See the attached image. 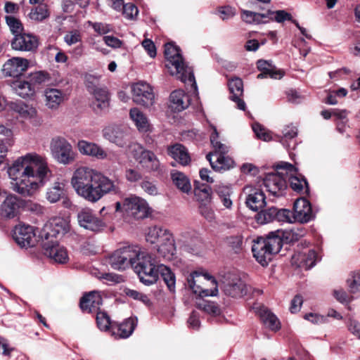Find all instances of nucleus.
I'll list each match as a JSON object with an SVG mask.
<instances>
[{
  "label": "nucleus",
  "mask_w": 360,
  "mask_h": 360,
  "mask_svg": "<svg viewBox=\"0 0 360 360\" xmlns=\"http://www.w3.org/2000/svg\"><path fill=\"white\" fill-rule=\"evenodd\" d=\"M277 208L272 206L267 209L261 210V211L255 215V220L259 224L270 223L275 220Z\"/></svg>",
  "instance_id": "obj_48"
},
{
  "label": "nucleus",
  "mask_w": 360,
  "mask_h": 360,
  "mask_svg": "<svg viewBox=\"0 0 360 360\" xmlns=\"http://www.w3.org/2000/svg\"><path fill=\"white\" fill-rule=\"evenodd\" d=\"M88 88L94 97V101L91 103L94 110L96 112H99L107 109L110 105L109 93L108 89L105 87H94L91 89L90 86H89Z\"/></svg>",
  "instance_id": "obj_25"
},
{
  "label": "nucleus",
  "mask_w": 360,
  "mask_h": 360,
  "mask_svg": "<svg viewBox=\"0 0 360 360\" xmlns=\"http://www.w3.org/2000/svg\"><path fill=\"white\" fill-rule=\"evenodd\" d=\"M77 221L80 226L93 232L101 231L105 226V224L89 209H84L77 214Z\"/></svg>",
  "instance_id": "obj_15"
},
{
  "label": "nucleus",
  "mask_w": 360,
  "mask_h": 360,
  "mask_svg": "<svg viewBox=\"0 0 360 360\" xmlns=\"http://www.w3.org/2000/svg\"><path fill=\"white\" fill-rule=\"evenodd\" d=\"M50 227L56 229V232L63 236L69 230V223L62 217H54L46 223V229L49 230Z\"/></svg>",
  "instance_id": "obj_49"
},
{
  "label": "nucleus",
  "mask_w": 360,
  "mask_h": 360,
  "mask_svg": "<svg viewBox=\"0 0 360 360\" xmlns=\"http://www.w3.org/2000/svg\"><path fill=\"white\" fill-rule=\"evenodd\" d=\"M130 117L134 122L140 131H146L149 124L146 117L136 108H132L129 112Z\"/></svg>",
  "instance_id": "obj_47"
},
{
  "label": "nucleus",
  "mask_w": 360,
  "mask_h": 360,
  "mask_svg": "<svg viewBox=\"0 0 360 360\" xmlns=\"http://www.w3.org/2000/svg\"><path fill=\"white\" fill-rule=\"evenodd\" d=\"M282 137L280 142L286 148H290V144L288 141H292L293 139L297 136V129L295 126L292 124L286 125L282 130Z\"/></svg>",
  "instance_id": "obj_50"
},
{
  "label": "nucleus",
  "mask_w": 360,
  "mask_h": 360,
  "mask_svg": "<svg viewBox=\"0 0 360 360\" xmlns=\"http://www.w3.org/2000/svg\"><path fill=\"white\" fill-rule=\"evenodd\" d=\"M133 101L138 105L150 107L155 101L152 87L145 82H139L132 86Z\"/></svg>",
  "instance_id": "obj_11"
},
{
  "label": "nucleus",
  "mask_w": 360,
  "mask_h": 360,
  "mask_svg": "<svg viewBox=\"0 0 360 360\" xmlns=\"http://www.w3.org/2000/svg\"><path fill=\"white\" fill-rule=\"evenodd\" d=\"M264 15L265 20H267L268 22L274 20L278 23H281L285 20H291V14L284 10H278L276 11L268 10L264 13Z\"/></svg>",
  "instance_id": "obj_52"
},
{
  "label": "nucleus",
  "mask_w": 360,
  "mask_h": 360,
  "mask_svg": "<svg viewBox=\"0 0 360 360\" xmlns=\"http://www.w3.org/2000/svg\"><path fill=\"white\" fill-rule=\"evenodd\" d=\"M264 185L273 195L279 196L286 188L285 179L280 174H269L264 179Z\"/></svg>",
  "instance_id": "obj_23"
},
{
  "label": "nucleus",
  "mask_w": 360,
  "mask_h": 360,
  "mask_svg": "<svg viewBox=\"0 0 360 360\" xmlns=\"http://www.w3.org/2000/svg\"><path fill=\"white\" fill-rule=\"evenodd\" d=\"M275 220L278 221H285L289 223L295 222L292 212L287 209H277V214Z\"/></svg>",
  "instance_id": "obj_61"
},
{
  "label": "nucleus",
  "mask_w": 360,
  "mask_h": 360,
  "mask_svg": "<svg viewBox=\"0 0 360 360\" xmlns=\"http://www.w3.org/2000/svg\"><path fill=\"white\" fill-rule=\"evenodd\" d=\"M12 90L20 97L23 98H30L35 94V87L30 82L27 77L18 78L10 82Z\"/></svg>",
  "instance_id": "obj_22"
},
{
  "label": "nucleus",
  "mask_w": 360,
  "mask_h": 360,
  "mask_svg": "<svg viewBox=\"0 0 360 360\" xmlns=\"http://www.w3.org/2000/svg\"><path fill=\"white\" fill-rule=\"evenodd\" d=\"M8 108L22 119L30 120L35 117L37 111L35 108L22 101H11L8 103Z\"/></svg>",
  "instance_id": "obj_29"
},
{
  "label": "nucleus",
  "mask_w": 360,
  "mask_h": 360,
  "mask_svg": "<svg viewBox=\"0 0 360 360\" xmlns=\"http://www.w3.org/2000/svg\"><path fill=\"white\" fill-rule=\"evenodd\" d=\"M108 193L120 194L119 184L101 174L95 181L86 186L77 194L88 202H96Z\"/></svg>",
  "instance_id": "obj_5"
},
{
  "label": "nucleus",
  "mask_w": 360,
  "mask_h": 360,
  "mask_svg": "<svg viewBox=\"0 0 360 360\" xmlns=\"http://www.w3.org/2000/svg\"><path fill=\"white\" fill-rule=\"evenodd\" d=\"M129 150L133 158L138 162L147 150L138 143H131L129 145Z\"/></svg>",
  "instance_id": "obj_60"
},
{
  "label": "nucleus",
  "mask_w": 360,
  "mask_h": 360,
  "mask_svg": "<svg viewBox=\"0 0 360 360\" xmlns=\"http://www.w3.org/2000/svg\"><path fill=\"white\" fill-rule=\"evenodd\" d=\"M257 314L263 323L270 330L276 331L281 328L278 318L265 307H260L257 309Z\"/></svg>",
  "instance_id": "obj_37"
},
{
  "label": "nucleus",
  "mask_w": 360,
  "mask_h": 360,
  "mask_svg": "<svg viewBox=\"0 0 360 360\" xmlns=\"http://www.w3.org/2000/svg\"><path fill=\"white\" fill-rule=\"evenodd\" d=\"M13 49L20 51H32L38 47V39L32 34L22 32L11 40Z\"/></svg>",
  "instance_id": "obj_19"
},
{
  "label": "nucleus",
  "mask_w": 360,
  "mask_h": 360,
  "mask_svg": "<svg viewBox=\"0 0 360 360\" xmlns=\"http://www.w3.org/2000/svg\"><path fill=\"white\" fill-rule=\"evenodd\" d=\"M194 194L199 205L210 204L212 189L210 186L202 184L199 186H195L194 188Z\"/></svg>",
  "instance_id": "obj_45"
},
{
  "label": "nucleus",
  "mask_w": 360,
  "mask_h": 360,
  "mask_svg": "<svg viewBox=\"0 0 360 360\" xmlns=\"http://www.w3.org/2000/svg\"><path fill=\"white\" fill-rule=\"evenodd\" d=\"M124 212L137 219H145L150 214V207L147 202L135 195H131L123 200Z\"/></svg>",
  "instance_id": "obj_9"
},
{
  "label": "nucleus",
  "mask_w": 360,
  "mask_h": 360,
  "mask_svg": "<svg viewBox=\"0 0 360 360\" xmlns=\"http://www.w3.org/2000/svg\"><path fill=\"white\" fill-rule=\"evenodd\" d=\"M168 155L181 166H187L191 162V158L187 148L181 143H175L167 148Z\"/></svg>",
  "instance_id": "obj_30"
},
{
  "label": "nucleus",
  "mask_w": 360,
  "mask_h": 360,
  "mask_svg": "<svg viewBox=\"0 0 360 360\" xmlns=\"http://www.w3.org/2000/svg\"><path fill=\"white\" fill-rule=\"evenodd\" d=\"M283 232L277 230L269 233L266 238H258L252 247L256 260L262 266L267 265L273 255L277 254L283 246Z\"/></svg>",
  "instance_id": "obj_3"
},
{
  "label": "nucleus",
  "mask_w": 360,
  "mask_h": 360,
  "mask_svg": "<svg viewBox=\"0 0 360 360\" xmlns=\"http://www.w3.org/2000/svg\"><path fill=\"white\" fill-rule=\"evenodd\" d=\"M89 23L94 31L101 35L105 34L113 31V27L110 24L91 22H89Z\"/></svg>",
  "instance_id": "obj_62"
},
{
  "label": "nucleus",
  "mask_w": 360,
  "mask_h": 360,
  "mask_svg": "<svg viewBox=\"0 0 360 360\" xmlns=\"http://www.w3.org/2000/svg\"><path fill=\"white\" fill-rule=\"evenodd\" d=\"M65 185L61 182H55L54 184L48 188L46 199L51 203H55L62 198L65 195Z\"/></svg>",
  "instance_id": "obj_46"
},
{
  "label": "nucleus",
  "mask_w": 360,
  "mask_h": 360,
  "mask_svg": "<svg viewBox=\"0 0 360 360\" xmlns=\"http://www.w3.org/2000/svg\"><path fill=\"white\" fill-rule=\"evenodd\" d=\"M174 184L182 192L188 193L191 190V185L187 176L180 172H172L171 173Z\"/></svg>",
  "instance_id": "obj_43"
},
{
  "label": "nucleus",
  "mask_w": 360,
  "mask_h": 360,
  "mask_svg": "<svg viewBox=\"0 0 360 360\" xmlns=\"http://www.w3.org/2000/svg\"><path fill=\"white\" fill-rule=\"evenodd\" d=\"M103 137L119 147L127 145V129L120 126L112 125L103 130Z\"/></svg>",
  "instance_id": "obj_21"
},
{
  "label": "nucleus",
  "mask_w": 360,
  "mask_h": 360,
  "mask_svg": "<svg viewBox=\"0 0 360 360\" xmlns=\"http://www.w3.org/2000/svg\"><path fill=\"white\" fill-rule=\"evenodd\" d=\"M316 252L314 250H308L307 252H296L292 257V265L306 270L315 265Z\"/></svg>",
  "instance_id": "obj_28"
},
{
  "label": "nucleus",
  "mask_w": 360,
  "mask_h": 360,
  "mask_svg": "<svg viewBox=\"0 0 360 360\" xmlns=\"http://www.w3.org/2000/svg\"><path fill=\"white\" fill-rule=\"evenodd\" d=\"M24 205V201L15 195L6 196L0 206V215L5 219H13L20 213V208Z\"/></svg>",
  "instance_id": "obj_17"
},
{
  "label": "nucleus",
  "mask_w": 360,
  "mask_h": 360,
  "mask_svg": "<svg viewBox=\"0 0 360 360\" xmlns=\"http://www.w3.org/2000/svg\"><path fill=\"white\" fill-rule=\"evenodd\" d=\"M213 131L210 135V141L214 152H210L206 155V159L210 162L212 168L216 172L228 170L233 167L234 161L226 154L229 147L219 141V134L215 127H212Z\"/></svg>",
  "instance_id": "obj_6"
},
{
  "label": "nucleus",
  "mask_w": 360,
  "mask_h": 360,
  "mask_svg": "<svg viewBox=\"0 0 360 360\" xmlns=\"http://www.w3.org/2000/svg\"><path fill=\"white\" fill-rule=\"evenodd\" d=\"M7 172L11 180V188L23 197L32 196L52 176L46 158L36 153L17 158Z\"/></svg>",
  "instance_id": "obj_1"
},
{
  "label": "nucleus",
  "mask_w": 360,
  "mask_h": 360,
  "mask_svg": "<svg viewBox=\"0 0 360 360\" xmlns=\"http://www.w3.org/2000/svg\"><path fill=\"white\" fill-rule=\"evenodd\" d=\"M27 78L30 80V82L32 83V85L34 86L35 84H40L49 80V77L48 73L39 71L31 73L27 77Z\"/></svg>",
  "instance_id": "obj_59"
},
{
  "label": "nucleus",
  "mask_w": 360,
  "mask_h": 360,
  "mask_svg": "<svg viewBox=\"0 0 360 360\" xmlns=\"http://www.w3.org/2000/svg\"><path fill=\"white\" fill-rule=\"evenodd\" d=\"M198 211L200 214L207 221L212 222L215 220V213L211 207L210 204L199 205Z\"/></svg>",
  "instance_id": "obj_56"
},
{
  "label": "nucleus",
  "mask_w": 360,
  "mask_h": 360,
  "mask_svg": "<svg viewBox=\"0 0 360 360\" xmlns=\"http://www.w3.org/2000/svg\"><path fill=\"white\" fill-rule=\"evenodd\" d=\"M78 150L82 155L91 156L98 160L107 158L108 154L103 148L93 142L81 140L77 143Z\"/></svg>",
  "instance_id": "obj_26"
},
{
  "label": "nucleus",
  "mask_w": 360,
  "mask_h": 360,
  "mask_svg": "<svg viewBox=\"0 0 360 360\" xmlns=\"http://www.w3.org/2000/svg\"><path fill=\"white\" fill-rule=\"evenodd\" d=\"M161 264L150 254L141 250L131 267L138 275L140 281L146 285H151L158 280L159 266Z\"/></svg>",
  "instance_id": "obj_4"
},
{
  "label": "nucleus",
  "mask_w": 360,
  "mask_h": 360,
  "mask_svg": "<svg viewBox=\"0 0 360 360\" xmlns=\"http://www.w3.org/2000/svg\"><path fill=\"white\" fill-rule=\"evenodd\" d=\"M292 214L295 222L304 224L315 217L316 211L313 210L309 200L304 198H300L294 202Z\"/></svg>",
  "instance_id": "obj_12"
},
{
  "label": "nucleus",
  "mask_w": 360,
  "mask_h": 360,
  "mask_svg": "<svg viewBox=\"0 0 360 360\" xmlns=\"http://www.w3.org/2000/svg\"><path fill=\"white\" fill-rule=\"evenodd\" d=\"M252 130L258 139L264 141H269L271 140V135L270 132L260 124L255 123L252 125Z\"/></svg>",
  "instance_id": "obj_58"
},
{
  "label": "nucleus",
  "mask_w": 360,
  "mask_h": 360,
  "mask_svg": "<svg viewBox=\"0 0 360 360\" xmlns=\"http://www.w3.org/2000/svg\"><path fill=\"white\" fill-rule=\"evenodd\" d=\"M207 280H211L214 287L212 289H204L198 283H200L201 278L200 274L197 271H193L189 274L187 278L188 285L192 290L193 293L199 295L200 297L216 296L218 292L216 280L209 275H204Z\"/></svg>",
  "instance_id": "obj_13"
},
{
  "label": "nucleus",
  "mask_w": 360,
  "mask_h": 360,
  "mask_svg": "<svg viewBox=\"0 0 360 360\" xmlns=\"http://www.w3.org/2000/svg\"><path fill=\"white\" fill-rule=\"evenodd\" d=\"M257 66L258 70L261 72V73L257 75L258 79L270 77L271 79H279L284 75V72L278 70L275 65L269 61L259 60L257 62Z\"/></svg>",
  "instance_id": "obj_33"
},
{
  "label": "nucleus",
  "mask_w": 360,
  "mask_h": 360,
  "mask_svg": "<svg viewBox=\"0 0 360 360\" xmlns=\"http://www.w3.org/2000/svg\"><path fill=\"white\" fill-rule=\"evenodd\" d=\"M156 246L160 257L167 261L173 259L176 254V246L173 235L171 233L166 234V236Z\"/></svg>",
  "instance_id": "obj_27"
},
{
  "label": "nucleus",
  "mask_w": 360,
  "mask_h": 360,
  "mask_svg": "<svg viewBox=\"0 0 360 360\" xmlns=\"http://www.w3.org/2000/svg\"><path fill=\"white\" fill-rule=\"evenodd\" d=\"M243 191L246 195L245 204L252 211L257 212L266 205L265 195L261 189L248 186Z\"/></svg>",
  "instance_id": "obj_18"
},
{
  "label": "nucleus",
  "mask_w": 360,
  "mask_h": 360,
  "mask_svg": "<svg viewBox=\"0 0 360 360\" xmlns=\"http://www.w3.org/2000/svg\"><path fill=\"white\" fill-rule=\"evenodd\" d=\"M5 20L13 37L23 32L24 27L20 20L12 15H6Z\"/></svg>",
  "instance_id": "obj_53"
},
{
  "label": "nucleus",
  "mask_w": 360,
  "mask_h": 360,
  "mask_svg": "<svg viewBox=\"0 0 360 360\" xmlns=\"http://www.w3.org/2000/svg\"><path fill=\"white\" fill-rule=\"evenodd\" d=\"M198 307L203 311L213 316H217L220 314L219 307L213 302L202 300L198 304Z\"/></svg>",
  "instance_id": "obj_54"
},
{
  "label": "nucleus",
  "mask_w": 360,
  "mask_h": 360,
  "mask_svg": "<svg viewBox=\"0 0 360 360\" xmlns=\"http://www.w3.org/2000/svg\"><path fill=\"white\" fill-rule=\"evenodd\" d=\"M50 150L53 158L60 164L68 165L75 160V154L72 145L63 137L53 138Z\"/></svg>",
  "instance_id": "obj_8"
},
{
  "label": "nucleus",
  "mask_w": 360,
  "mask_h": 360,
  "mask_svg": "<svg viewBox=\"0 0 360 360\" xmlns=\"http://www.w3.org/2000/svg\"><path fill=\"white\" fill-rule=\"evenodd\" d=\"M43 248L44 255L55 262L65 264L69 259L67 250L53 240L44 242Z\"/></svg>",
  "instance_id": "obj_20"
},
{
  "label": "nucleus",
  "mask_w": 360,
  "mask_h": 360,
  "mask_svg": "<svg viewBox=\"0 0 360 360\" xmlns=\"http://www.w3.org/2000/svg\"><path fill=\"white\" fill-rule=\"evenodd\" d=\"M165 56L170 73L184 83L191 84L195 90L197 84L193 69L185 64L180 49L172 43H167L165 45Z\"/></svg>",
  "instance_id": "obj_2"
},
{
  "label": "nucleus",
  "mask_w": 360,
  "mask_h": 360,
  "mask_svg": "<svg viewBox=\"0 0 360 360\" xmlns=\"http://www.w3.org/2000/svg\"><path fill=\"white\" fill-rule=\"evenodd\" d=\"M215 193L217 196V200L223 205L226 209H231L233 205L231 195L233 191L229 186H219L215 189Z\"/></svg>",
  "instance_id": "obj_42"
},
{
  "label": "nucleus",
  "mask_w": 360,
  "mask_h": 360,
  "mask_svg": "<svg viewBox=\"0 0 360 360\" xmlns=\"http://www.w3.org/2000/svg\"><path fill=\"white\" fill-rule=\"evenodd\" d=\"M224 293L232 297H242L248 292V287L240 278H236L224 285Z\"/></svg>",
  "instance_id": "obj_34"
},
{
  "label": "nucleus",
  "mask_w": 360,
  "mask_h": 360,
  "mask_svg": "<svg viewBox=\"0 0 360 360\" xmlns=\"http://www.w3.org/2000/svg\"><path fill=\"white\" fill-rule=\"evenodd\" d=\"M225 241L235 252H238L242 249L243 237L240 235L226 237Z\"/></svg>",
  "instance_id": "obj_57"
},
{
  "label": "nucleus",
  "mask_w": 360,
  "mask_h": 360,
  "mask_svg": "<svg viewBox=\"0 0 360 360\" xmlns=\"http://www.w3.org/2000/svg\"><path fill=\"white\" fill-rule=\"evenodd\" d=\"M241 18L243 21L247 23H267L268 20H265L264 13H260L250 11L243 10Z\"/></svg>",
  "instance_id": "obj_51"
},
{
  "label": "nucleus",
  "mask_w": 360,
  "mask_h": 360,
  "mask_svg": "<svg viewBox=\"0 0 360 360\" xmlns=\"http://www.w3.org/2000/svg\"><path fill=\"white\" fill-rule=\"evenodd\" d=\"M122 11L125 18L131 20L134 19L139 13L137 7L132 3L125 4L123 6Z\"/></svg>",
  "instance_id": "obj_64"
},
{
  "label": "nucleus",
  "mask_w": 360,
  "mask_h": 360,
  "mask_svg": "<svg viewBox=\"0 0 360 360\" xmlns=\"http://www.w3.org/2000/svg\"><path fill=\"white\" fill-rule=\"evenodd\" d=\"M229 88L231 96V99L237 103V107L241 110H245V103L240 97L243 94V83L240 78H233L229 82Z\"/></svg>",
  "instance_id": "obj_31"
},
{
  "label": "nucleus",
  "mask_w": 360,
  "mask_h": 360,
  "mask_svg": "<svg viewBox=\"0 0 360 360\" xmlns=\"http://www.w3.org/2000/svg\"><path fill=\"white\" fill-rule=\"evenodd\" d=\"M136 326V320L130 317L125 319L113 331V334L117 335L120 338H127L129 337Z\"/></svg>",
  "instance_id": "obj_39"
},
{
  "label": "nucleus",
  "mask_w": 360,
  "mask_h": 360,
  "mask_svg": "<svg viewBox=\"0 0 360 360\" xmlns=\"http://www.w3.org/2000/svg\"><path fill=\"white\" fill-rule=\"evenodd\" d=\"M15 241L22 248L34 246L37 242L34 227L30 225H18L13 235Z\"/></svg>",
  "instance_id": "obj_14"
},
{
  "label": "nucleus",
  "mask_w": 360,
  "mask_h": 360,
  "mask_svg": "<svg viewBox=\"0 0 360 360\" xmlns=\"http://www.w3.org/2000/svg\"><path fill=\"white\" fill-rule=\"evenodd\" d=\"M96 323L101 330L106 331L111 324L110 318L105 311H98L96 314Z\"/></svg>",
  "instance_id": "obj_55"
},
{
  "label": "nucleus",
  "mask_w": 360,
  "mask_h": 360,
  "mask_svg": "<svg viewBox=\"0 0 360 360\" xmlns=\"http://www.w3.org/2000/svg\"><path fill=\"white\" fill-rule=\"evenodd\" d=\"M103 304V299L97 291L85 294L80 300L79 306L83 311L91 313L98 311Z\"/></svg>",
  "instance_id": "obj_24"
},
{
  "label": "nucleus",
  "mask_w": 360,
  "mask_h": 360,
  "mask_svg": "<svg viewBox=\"0 0 360 360\" xmlns=\"http://www.w3.org/2000/svg\"><path fill=\"white\" fill-rule=\"evenodd\" d=\"M101 174L87 167H81L77 169L71 179V184L76 193L84 188L86 186L95 181Z\"/></svg>",
  "instance_id": "obj_10"
},
{
  "label": "nucleus",
  "mask_w": 360,
  "mask_h": 360,
  "mask_svg": "<svg viewBox=\"0 0 360 360\" xmlns=\"http://www.w3.org/2000/svg\"><path fill=\"white\" fill-rule=\"evenodd\" d=\"M288 181L290 188L294 191L301 194H308L309 192L308 182L306 178L295 171V174H290Z\"/></svg>",
  "instance_id": "obj_36"
},
{
  "label": "nucleus",
  "mask_w": 360,
  "mask_h": 360,
  "mask_svg": "<svg viewBox=\"0 0 360 360\" xmlns=\"http://www.w3.org/2000/svg\"><path fill=\"white\" fill-rule=\"evenodd\" d=\"M50 16V11L46 4H39L31 8L28 17L35 22H42Z\"/></svg>",
  "instance_id": "obj_44"
},
{
  "label": "nucleus",
  "mask_w": 360,
  "mask_h": 360,
  "mask_svg": "<svg viewBox=\"0 0 360 360\" xmlns=\"http://www.w3.org/2000/svg\"><path fill=\"white\" fill-rule=\"evenodd\" d=\"M45 105L52 110H57L64 101L65 94L60 89L49 88L44 90Z\"/></svg>",
  "instance_id": "obj_32"
},
{
  "label": "nucleus",
  "mask_w": 360,
  "mask_h": 360,
  "mask_svg": "<svg viewBox=\"0 0 360 360\" xmlns=\"http://www.w3.org/2000/svg\"><path fill=\"white\" fill-rule=\"evenodd\" d=\"M29 66L28 60L23 58L14 57L8 60L3 65V74L6 77L20 78Z\"/></svg>",
  "instance_id": "obj_16"
},
{
  "label": "nucleus",
  "mask_w": 360,
  "mask_h": 360,
  "mask_svg": "<svg viewBox=\"0 0 360 360\" xmlns=\"http://www.w3.org/2000/svg\"><path fill=\"white\" fill-rule=\"evenodd\" d=\"M189 105V96L183 90H175L170 94V108L173 110L181 112Z\"/></svg>",
  "instance_id": "obj_35"
},
{
  "label": "nucleus",
  "mask_w": 360,
  "mask_h": 360,
  "mask_svg": "<svg viewBox=\"0 0 360 360\" xmlns=\"http://www.w3.org/2000/svg\"><path fill=\"white\" fill-rule=\"evenodd\" d=\"M138 162L142 166V167L149 172L158 171L160 167V162L156 155L148 150L143 153V155Z\"/></svg>",
  "instance_id": "obj_38"
},
{
  "label": "nucleus",
  "mask_w": 360,
  "mask_h": 360,
  "mask_svg": "<svg viewBox=\"0 0 360 360\" xmlns=\"http://www.w3.org/2000/svg\"><path fill=\"white\" fill-rule=\"evenodd\" d=\"M158 276L160 275L168 290L171 292H174L176 289V276L172 271L171 269L167 266L161 264L158 266Z\"/></svg>",
  "instance_id": "obj_40"
},
{
  "label": "nucleus",
  "mask_w": 360,
  "mask_h": 360,
  "mask_svg": "<svg viewBox=\"0 0 360 360\" xmlns=\"http://www.w3.org/2000/svg\"><path fill=\"white\" fill-rule=\"evenodd\" d=\"M60 236V234L56 232V229L50 227L49 230L46 229V223L45 224L39 233V236L42 240L49 241L53 240V238H57L58 236Z\"/></svg>",
  "instance_id": "obj_63"
},
{
  "label": "nucleus",
  "mask_w": 360,
  "mask_h": 360,
  "mask_svg": "<svg viewBox=\"0 0 360 360\" xmlns=\"http://www.w3.org/2000/svg\"><path fill=\"white\" fill-rule=\"evenodd\" d=\"M169 231L167 229L154 226L148 229L146 233V240L148 243L156 244L157 245L166 236V234H169Z\"/></svg>",
  "instance_id": "obj_41"
},
{
  "label": "nucleus",
  "mask_w": 360,
  "mask_h": 360,
  "mask_svg": "<svg viewBox=\"0 0 360 360\" xmlns=\"http://www.w3.org/2000/svg\"><path fill=\"white\" fill-rule=\"evenodd\" d=\"M139 247L136 245L124 246L112 252L108 259L111 267L117 270H124L131 266L134 259L139 256Z\"/></svg>",
  "instance_id": "obj_7"
}]
</instances>
